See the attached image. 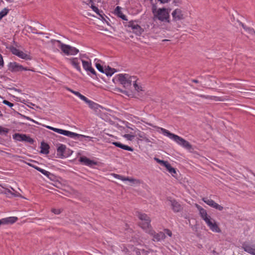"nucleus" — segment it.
I'll return each instance as SVG.
<instances>
[{"mask_svg": "<svg viewBox=\"0 0 255 255\" xmlns=\"http://www.w3.org/2000/svg\"><path fill=\"white\" fill-rule=\"evenodd\" d=\"M76 96L78 97L80 99L85 101L86 100L87 97L81 94L79 92H76L75 93V95Z\"/></svg>", "mask_w": 255, "mask_h": 255, "instance_id": "nucleus-39", "label": "nucleus"}, {"mask_svg": "<svg viewBox=\"0 0 255 255\" xmlns=\"http://www.w3.org/2000/svg\"><path fill=\"white\" fill-rule=\"evenodd\" d=\"M18 220L16 217H9L2 218L0 220V226L1 225H11L15 223Z\"/></svg>", "mask_w": 255, "mask_h": 255, "instance_id": "nucleus-14", "label": "nucleus"}, {"mask_svg": "<svg viewBox=\"0 0 255 255\" xmlns=\"http://www.w3.org/2000/svg\"><path fill=\"white\" fill-rule=\"evenodd\" d=\"M115 177L119 179H120L122 181H129L130 182L133 183V184H138L140 183L139 182V180H137V179H133V178H130L128 177H124L123 176H121L120 175H118V174H116Z\"/></svg>", "mask_w": 255, "mask_h": 255, "instance_id": "nucleus-20", "label": "nucleus"}, {"mask_svg": "<svg viewBox=\"0 0 255 255\" xmlns=\"http://www.w3.org/2000/svg\"><path fill=\"white\" fill-rule=\"evenodd\" d=\"M58 47L67 55H75L79 52V50L74 47L62 43L60 40H56Z\"/></svg>", "mask_w": 255, "mask_h": 255, "instance_id": "nucleus-5", "label": "nucleus"}, {"mask_svg": "<svg viewBox=\"0 0 255 255\" xmlns=\"http://www.w3.org/2000/svg\"><path fill=\"white\" fill-rule=\"evenodd\" d=\"M80 162L82 163L84 165L87 166H92L93 165H96V162L94 160H91L89 158L85 156L80 157L79 159Z\"/></svg>", "mask_w": 255, "mask_h": 255, "instance_id": "nucleus-19", "label": "nucleus"}, {"mask_svg": "<svg viewBox=\"0 0 255 255\" xmlns=\"http://www.w3.org/2000/svg\"><path fill=\"white\" fill-rule=\"evenodd\" d=\"M115 14L118 17L121 18L123 20H128L126 16L121 11V7L119 6H117L114 11Z\"/></svg>", "mask_w": 255, "mask_h": 255, "instance_id": "nucleus-22", "label": "nucleus"}, {"mask_svg": "<svg viewBox=\"0 0 255 255\" xmlns=\"http://www.w3.org/2000/svg\"><path fill=\"white\" fill-rule=\"evenodd\" d=\"M196 96L201 97V98H205V99L209 100V98H208V97H210V96H206V95H201V94H196Z\"/></svg>", "mask_w": 255, "mask_h": 255, "instance_id": "nucleus-47", "label": "nucleus"}, {"mask_svg": "<svg viewBox=\"0 0 255 255\" xmlns=\"http://www.w3.org/2000/svg\"><path fill=\"white\" fill-rule=\"evenodd\" d=\"M245 30L248 32L249 34L251 35H255V31L253 28L249 27H246Z\"/></svg>", "mask_w": 255, "mask_h": 255, "instance_id": "nucleus-37", "label": "nucleus"}, {"mask_svg": "<svg viewBox=\"0 0 255 255\" xmlns=\"http://www.w3.org/2000/svg\"><path fill=\"white\" fill-rule=\"evenodd\" d=\"M173 3L175 5H178V4L180 3V0H173Z\"/></svg>", "mask_w": 255, "mask_h": 255, "instance_id": "nucleus-49", "label": "nucleus"}, {"mask_svg": "<svg viewBox=\"0 0 255 255\" xmlns=\"http://www.w3.org/2000/svg\"><path fill=\"white\" fill-rule=\"evenodd\" d=\"M173 19L175 21L183 19V14L182 11L178 8L175 9L172 13Z\"/></svg>", "mask_w": 255, "mask_h": 255, "instance_id": "nucleus-17", "label": "nucleus"}, {"mask_svg": "<svg viewBox=\"0 0 255 255\" xmlns=\"http://www.w3.org/2000/svg\"><path fill=\"white\" fill-rule=\"evenodd\" d=\"M91 8L101 17L102 19H105V15L102 10H100L97 6L93 4H91Z\"/></svg>", "mask_w": 255, "mask_h": 255, "instance_id": "nucleus-26", "label": "nucleus"}, {"mask_svg": "<svg viewBox=\"0 0 255 255\" xmlns=\"http://www.w3.org/2000/svg\"><path fill=\"white\" fill-rule=\"evenodd\" d=\"M40 152L43 154H47L49 153V145L44 142H41L40 145Z\"/></svg>", "mask_w": 255, "mask_h": 255, "instance_id": "nucleus-23", "label": "nucleus"}, {"mask_svg": "<svg viewBox=\"0 0 255 255\" xmlns=\"http://www.w3.org/2000/svg\"><path fill=\"white\" fill-rule=\"evenodd\" d=\"M152 11L153 14V19L154 21L159 20L161 22H170L169 10L165 8H156L153 7Z\"/></svg>", "mask_w": 255, "mask_h": 255, "instance_id": "nucleus-3", "label": "nucleus"}, {"mask_svg": "<svg viewBox=\"0 0 255 255\" xmlns=\"http://www.w3.org/2000/svg\"><path fill=\"white\" fill-rule=\"evenodd\" d=\"M101 0H89V3H91L92 4H93L94 1L100 2H101Z\"/></svg>", "mask_w": 255, "mask_h": 255, "instance_id": "nucleus-51", "label": "nucleus"}, {"mask_svg": "<svg viewBox=\"0 0 255 255\" xmlns=\"http://www.w3.org/2000/svg\"><path fill=\"white\" fill-rule=\"evenodd\" d=\"M68 90L69 91H70L71 93H72L73 94H74V95H75V93L77 92V91H73L72 90H71L70 89H68Z\"/></svg>", "mask_w": 255, "mask_h": 255, "instance_id": "nucleus-57", "label": "nucleus"}, {"mask_svg": "<svg viewBox=\"0 0 255 255\" xmlns=\"http://www.w3.org/2000/svg\"><path fill=\"white\" fill-rule=\"evenodd\" d=\"M145 124L156 128L158 132H160V131H161L163 135L168 137L170 139L173 140L178 144L186 148V149L189 150L192 149V145L188 141L186 140L182 137L170 132L169 131L165 128L154 126L151 123L148 122H145Z\"/></svg>", "mask_w": 255, "mask_h": 255, "instance_id": "nucleus-2", "label": "nucleus"}, {"mask_svg": "<svg viewBox=\"0 0 255 255\" xmlns=\"http://www.w3.org/2000/svg\"><path fill=\"white\" fill-rule=\"evenodd\" d=\"M10 50L13 54L16 55L17 56L21 59L25 60L30 59V56L29 55L26 54L22 51L19 50L15 47H11Z\"/></svg>", "mask_w": 255, "mask_h": 255, "instance_id": "nucleus-11", "label": "nucleus"}, {"mask_svg": "<svg viewBox=\"0 0 255 255\" xmlns=\"http://www.w3.org/2000/svg\"><path fill=\"white\" fill-rule=\"evenodd\" d=\"M2 18V17L0 15V20Z\"/></svg>", "mask_w": 255, "mask_h": 255, "instance_id": "nucleus-63", "label": "nucleus"}, {"mask_svg": "<svg viewBox=\"0 0 255 255\" xmlns=\"http://www.w3.org/2000/svg\"><path fill=\"white\" fill-rule=\"evenodd\" d=\"M143 140H144L146 142H151V140L148 138H147L146 137V136L145 137Z\"/></svg>", "mask_w": 255, "mask_h": 255, "instance_id": "nucleus-52", "label": "nucleus"}, {"mask_svg": "<svg viewBox=\"0 0 255 255\" xmlns=\"http://www.w3.org/2000/svg\"><path fill=\"white\" fill-rule=\"evenodd\" d=\"M8 69L11 72H18L22 71H27L29 69L26 67H24L21 65L15 62H10L8 64Z\"/></svg>", "mask_w": 255, "mask_h": 255, "instance_id": "nucleus-7", "label": "nucleus"}, {"mask_svg": "<svg viewBox=\"0 0 255 255\" xmlns=\"http://www.w3.org/2000/svg\"><path fill=\"white\" fill-rule=\"evenodd\" d=\"M170 202L172 209L174 212H179L181 211V205L175 200H168Z\"/></svg>", "mask_w": 255, "mask_h": 255, "instance_id": "nucleus-18", "label": "nucleus"}, {"mask_svg": "<svg viewBox=\"0 0 255 255\" xmlns=\"http://www.w3.org/2000/svg\"><path fill=\"white\" fill-rule=\"evenodd\" d=\"M154 159L155 160H156L158 163L163 165H165L166 163L167 162V161H165L164 160H160L157 158H154Z\"/></svg>", "mask_w": 255, "mask_h": 255, "instance_id": "nucleus-42", "label": "nucleus"}, {"mask_svg": "<svg viewBox=\"0 0 255 255\" xmlns=\"http://www.w3.org/2000/svg\"><path fill=\"white\" fill-rule=\"evenodd\" d=\"M242 248L248 253L255 255V243L251 245L247 243H244Z\"/></svg>", "mask_w": 255, "mask_h": 255, "instance_id": "nucleus-13", "label": "nucleus"}, {"mask_svg": "<svg viewBox=\"0 0 255 255\" xmlns=\"http://www.w3.org/2000/svg\"><path fill=\"white\" fill-rule=\"evenodd\" d=\"M209 100H214L215 101H223L224 99L222 97L214 96H210Z\"/></svg>", "mask_w": 255, "mask_h": 255, "instance_id": "nucleus-34", "label": "nucleus"}, {"mask_svg": "<svg viewBox=\"0 0 255 255\" xmlns=\"http://www.w3.org/2000/svg\"><path fill=\"white\" fill-rule=\"evenodd\" d=\"M195 207L199 211L201 217L204 221H206L207 219L211 217L210 216L208 215L206 210L203 208L201 206L198 204H196Z\"/></svg>", "mask_w": 255, "mask_h": 255, "instance_id": "nucleus-16", "label": "nucleus"}, {"mask_svg": "<svg viewBox=\"0 0 255 255\" xmlns=\"http://www.w3.org/2000/svg\"><path fill=\"white\" fill-rule=\"evenodd\" d=\"M137 81L138 79L136 78L135 81L133 82L132 85L136 91L137 92L142 91L143 90L141 85Z\"/></svg>", "mask_w": 255, "mask_h": 255, "instance_id": "nucleus-28", "label": "nucleus"}, {"mask_svg": "<svg viewBox=\"0 0 255 255\" xmlns=\"http://www.w3.org/2000/svg\"><path fill=\"white\" fill-rule=\"evenodd\" d=\"M52 212L55 214L58 215L61 212V210L59 209H52Z\"/></svg>", "mask_w": 255, "mask_h": 255, "instance_id": "nucleus-44", "label": "nucleus"}, {"mask_svg": "<svg viewBox=\"0 0 255 255\" xmlns=\"http://www.w3.org/2000/svg\"><path fill=\"white\" fill-rule=\"evenodd\" d=\"M66 145L64 144H60L57 149V154L61 157H64V152L66 150Z\"/></svg>", "mask_w": 255, "mask_h": 255, "instance_id": "nucleus-24", "label": "nucleus"}, {"mask_svg": "<svg viewBox=\"0 0 255 255\" xmlns=\"http://www.w3.org/2000/svg\"><path fill=\"white\" fill-rule=\"evenodd\" d=\"M127 26L130 27L133 33L137 35H140L143 32V29L138 25L136 21H130L128 22Z\"/></svg>", "mask_w": 255, "mask_h": 255, "instance_id": "nucleus-8", "label": "nucleus"}, {"mask_svg": "<svg viewBox=\"0 0 255 255\" xmlns=\"http://www.w3.org/2000/svg\"><path fill=\"white\" fill-rule=\"evenodd\" d=\"M164 166L166 168L168 172L170 173H171L173 176H175V174H177L175 169L172 167L168 162L164 165Z\"/></svg>", "mask_w": 255, "mask_h": 255, "instance_id": "nucleus-27", "label": "nucleus"}, {"mask_svg": "<svg viewBox=\"0 0 255 255\" xmlns=\"http://www.w3.org/2000/svg\"><path fill=\"white\" fill-rule=\"evenodd\" d=\"M46 128L49 129H51L54 131H55V130L56 129L55 128H53V127H50V126H46Z\"/></svg>", "mask_w": 255, "mask_h": 255, "instance_id": "nucleus-50", "label": "nucleus"}, {"mask_svg": "<svg viewBox=\"0 0 255 255\" xmlns=\"http://www.w3.org/2000/svg\"><path fill=\"white\" fill-rule=\"evenodd\" d=\"M25 134L15 133L13 135V138L18 141H23Z\"/></svg>", "mask_w": 255, "mask_h": 255, "instance_id": "nucleus-30", "label": "nucleus"}, {"mask_svg": "<svg viewBox=\"0 0 255 255\" xmlns=\"http://www.w3.org/2000/svg\"><path fill=\"white\" fill-rule=\"evenodd\" d=\"M137 217L141 221L139 225L145 231L146 233L153 237V241L154 242H160L163 240L165 238V233L163 232H159L156 233L150 226L151 220L149 217L145 214L138 213Z\"/></svg>", "mask_w": 255, "mask_h": 255, "instance_id": "nucleus-1", "label": "nucleus"}, {"mask_svg": "<svg viewBox=\"0 0 255 255\" xmlns=\"http://www.w3.org/2000/svg\"><path fill=\"white\" fill-rule=\"evenodd\" d=\"M161 3H164L168 2L170 0H158Z\"/></svg>", "mask_w": 255, "mask_h": 255, "instance_id": "nucleus-53", "label": "nucleus"}, {"mask_svg": "<svg viewBox=\"0 0 255 255\" xmlns=\"http://www.w3.org/2000/svg\"><path fill=\"white\" fill-rule=\"evenodd\" d=\"M68 90L69 91H70L71 93H72L73 94H74V95H75V93L77 92V91H73L72 90H71L70 89H68Z\"/></svg>", "mask_w": 255, "mask_h": 255, "instance_id": "nucleus-56", "label": "nucleus"}, {"mask_svg": "<svg viewBox=\"0 0 255 255\" xmlns=\"http://www.w3.org/2000/svg\"><path fill=\"white\" fill-rule=\"evenodd\" d=\"M164 232H163V233H165V235L166 234L167 235H168L169 237L172 236V232L169 229H165L164 230Z\"/></svg>", "mask_w": 255, "mask_h": 255, "instance_id": "nucleus-45", "label": "nucleus"}, {"mask_svg": "<svg viewBox=\"0 0 255 255\" xmlns=\"http://www.w3.org/2000/svg\"><path fill=\"white\" fill-rule=\"evenodd\" d=\"M207 226L209 227L210 229L215 233H220L221 230L218 227L217 224L215 221L211 217L209 218L206 221H205Z\"/></svg>", "mask_w": 255, "mask_h": 255, "instance_id": "nucleus-9", "label": "nucleus"}, {"mask_svg": "<svg viewBox=\"0 0 255 255\" xmlns=\"http://www.w3.org/2000/svg\"><path fill=\"white\" fill-rule=\"evenodd\" d=\"M240 25L243 27V28L245 30L246 27H247L246 25H245L244 23L241 22Z\"/></svg>", "mask_w": 255, "mask_h": 255, "instance_id": "nucleus-55", "label": "nucleus"}, {"mask_svg": "<svg viewBox=\"0 0 255 255\" xmlns=\"http://www.w3.org/2000/svg\"><path fill=\"white\" fill-rule=\"evenodd\" d=\"M23 141L29 143L30 144H33L34 141L29 136L25 134V136H24V139Z\"/></svg>", "mask_w": 255, "mask_h": 255, "instance_id": "nucleus-33", "label": "nucleus"}, {"mask_svg": "<svg viewBox=\"0 0 255 255\" xmlns=\"http://www.w3.org/2000/svg\"><path fill=\"white\" fill-rule=\"evenodd\" d=\"M23 118L24 119H27L28 120H29V121H31L34 122V120L31 119V118L28 117H27V116H23Z\"/></svg>", "mask_w": 255, "mask_h": 255, "instance_id": "nucleus-54", "label": "nucleus"}, {"mask_svg": "<svg viewBox=\"0 0 255 255\" xmlns=\"http://www.w3.org/2000/svg\"><path fill=\"white\" fill-rule=\"evenodd\" d=\"M9 132V129L0 126V135H6Z\"/></svg>", "mask_w": 255, "mask_h": 255, "instance_id": "nucleus-32", "label": "nucleus"}, {"mask_svg": "<svg viewBox=\"0 0 255 255\" xmlns=\"http://www.w3.org/2000/svg\"><path fill=\"white\" fill-rule=\"evenodd\" d=\"M69 63L79 72L81 73V68L80 65L81 60L78 58H71L67 59Z\"/></svg>", "mask_w": 255, "mask_h": 255, "instance_id": "nucleus-15", "label": "nucleus"}, {"mask_svg": "<svg viewBox=\"0 0 255 255\" xmlns=\"http://www.w3.org/2000/svg\"><path fill=\"white\" fill-rule=\"evenodd\" d=\"M27 164L32 167L34 168L37 171H39L40 172L42 173L43 175L47 176L50 179L52 180H54L55 176L53 174H52V173H50V172L46 171L43 169H42V168H40L39 167H38L37 166L33 165L32 164L27 163Z\"/></svg>", "mask_w": 255, "mask_h": 255, "instance_id": "nucleus-12", "label": "nucleus"}, {"mask_svg": "<svg viewBox=\"0 0 255 255\" xmlns=\"http://www.w3.org/2000/svg\"><path fill=\"white\" fill-rule=\"evenodd\" d=\"M9 9L7 8H3L1 11H0V15L2 17V18L6 15L7 13H8Z\"/></svg>", "mask_w": 255, "mask_h": 255, "instance_id": "nucleus-36", "label": "nucleus"}, {"mask_svg": "<svg viewBox=\"0 0 255 255\" xmlns=\"http://www.w3.org/2000/svg\"><path fill=\"white\" fill-rule=\"evenodd\" d=\"M2 103H3L4 105H7V106H8V107H10V108H11L12 107H13V105H13V104H12V103H11L9 102V101H7V100H3Z\"/></svg>", "mask_w": 255, "mask_h": 255, "instance_id": "nucleus-43", "label": "nucleus"}, {"mask_svg": "<svg viewBox=\"0 0 255 255\" xmlns=\"http://www.w3.org/2000/svg\"><path fill=\"white\" fill-rule=\"evenodd\" d=\"M32 32L33 33H37V34H42L41 32H37L36 31H35V29H34L32 31Z\"/></svg>", "mask_w": 255, "mask_h": 255, "instance_id": "nucleus-59", "label": "nucleus"}, {"mask_svg": "<svg viewBox=\"0 0 255 255\" xmlns=\"http://www.w3.org/2000/svg\"><path fill=\"white\" fill-rule=\"evenodd\" d=\"M3 65V61L1 55L0 54V66Z\"/></svg>", "mask_w": 255, "mask_h": 255, "instance_id": "nucleus-48", "label": "nucleus"}, {"mask_svg": "<svg viewBox=\"0 0 255 255\" xmlns=\"http://www.w3.org/2000/svg\"><path fill=\"white\" fill-rule=\"evenodd\" d=\"M202 200L208 205L217 210H218L219 211H222L223 209V206L219 205L218 204L214 202V201L211 199H209L208 197H204L202 198Z\"/></svg>", "mask_w": 255, "mask_h": 255, "instance_id": "nucleus-10", "label": "nucleus"}, {"mask_svg": "<svg viewBox=\"0 0 255 255\" xmlns=\"http://www.w3.org/2000/svg\"><path fill=\"white\" fill-rule=\"evenodd\" d=\"M137 135L140 140H143L146 136L144 132L141 131L139 132V133L137 134Z\"/></svg>", "mask_w": 255, "mask_h": 255, "instance_id": "nucleus-41", "label": "nucleus"}, {"mask_svg": "<svg viewBox=\"0 0 255 255\" xmlns=\"http://www.w3.org/2000/svg\"><path fill=\"white\" fill-rule=\"evenodd\" d=\"M253 175L255 177V173L254 172H252Z\"/></svg>", "mask_w": 255, "mask_h": 255, "instance_id": "nucleus-62", "label": "nucleus"}, {"mask_svg": "<svg viewBox=\"0 0 255 255\" xmlns=\"http://www.w3.org/2000/svg\"><path fill=\"white\" fill-rule=\"evenodd\" d=\"M76 96L78 97L80 99L85 101L86 100L87 97L81 94L79 92H76L75 93V95Z\"/></svg>", "mask_w": 255, "mask_h": 255, "instance_id": "nucleus-40", "label": "nucleus"}, {"mask_svg": "<svg viewBox=\"0 0 255 255\" xmlns=\"http://www.w3.org/2000/svg\"><path fill=\"white\" fill-rule=\"evenodd\" d=\"M5 0L8 2H12L14 0Z\"/></svg>", "mask_w": 255, "mask_h": 255, "instance_id": "nucleus-60", "label": "nucleus"}, {"mask_svg": "<svg viewBox=\"0 0 255 255\" xmlns=\"http://www.w3.org/2000/svg\"><path fill=\"white\" fill-rule=\"evenodd\" d=\"M14 195V196H19V194L18 193V194H13Z\"/></svg>", "mask_w": 255, "mask_h": 255, "instance_id": "nucleus-61", "label": "nucleus"}, {"mask_svg": "<svg viewBox=\"0 0 255 255\" xmlns=\"http://www.w3.org/2000/svg\"><path fill=\"white\" fill-rule=\"evenodd\" d=\"M136 77L129 76L128 74H120L116 75L113 79L114 82H119L123 85L125 88H129L132 85L133 82H135Z\"/></svg>", "mask_w": 255, "mask_h": 255, "instance_id": "nucleus-4", "label": "nucleus"}, {"mask_svg": "<svg viewBox=\"0 0 255 255\" xmlns=\"http://www.w3.org/2000/svg\"><path fill=\"white\" fill-rule=\"evenodd\" d=\"M81 62L82 63L83 68L86 71H88V70L92 67L91 63L90 62L85 61L84 60H81Z\"/></svg>", "mask_w": 255, "mask_h": 255, "instance_id": "nucleus-31", "label": "nucleus"}, {"mask_svg": "<svg viewBox=\"0 0 255 255\" xmlns=\"http://www.w3.org/2000/svg\"><path fill=\"white\" fill-rule=\"evenodd\" d=\"M123 137H124L128 140L131 141L135 137V135L131 134H125L123 135Z\"/></svg>", "mask_w": 255, "mask_h": 255, "instance_id": "nucleus-35", "label": "nucleus"}, {"mask_svg": "<svg viewBox=\"0 0 255 255\" xmlns=\"http://www.w3.org/2000/svg\"><path fill=\"white\" fill-rule=\"evenodd\" d=\"M87 72H90L92 74L94 75H96V72L95 71V70H94V68H92V67H91L89 70H88V71H87Z\"/></svg>", "mask_w": 255, "mask_h": 255, "instance_id": "nucleus-46", "label": "nucleus"}, {"mask_svg": "<svg viewBox=\"0 0 255 255\" xmlns=\"http://www.w3.org/2000/svg\"><path fill=\"white\" fill-rule=\"evenodd\" d=\"M96 67L100 72L104 73L105 69H104L103 67L100 64L96 63Z\"/></svg>", "mask_w": 255, "mask_h": 255, "instance_id": "nucleus-38", "label": "nucleus"}, {"mask_svg": "<svg viewBox=\"0 0 255 255\" xmlns=\"http://www.w3.org/2000/svg\"><path fill=\"white\" fill-rule=\"evenodd\" d=\"M89 106V107L93 110H97L98 107L100 106L98 104L94 102L93 101L89 100L87 98L86 100L84 101Z\"/></svg>", "mask_w": 255, "mask_h": 255, "instance_id": "nucleus-25", "label": "nucleus"}, {"mask_svg": "<svg viewBox=\"0 0 255 255\" xmlns=\"http://www.w3.org/2000/svg\"><path fill=\"white\" fill-rule=\"evenodd\" d=\"M163 41H168V40H167V39H164V40H163Z\"/></svg>", "mask_w": 255, "mask_h": 255, "instance_id": "nucleus-64", "label": "nucleus"}, {"mask_svg": "<svg viewBox=\"0 0 255 255\" xmlns=\"http://www.w3.org/2000/svg\"><path fill=\"white\" fill-rule=\"evenodd\" d=\"M192 81L193 82L195 83H199V81L197 80H196V79H193V80H192Z\"/></svg>", "mask_w": 255, "mask_h": 255, "instance_id": "nucleus-58", "label": "nucleus"}, {"mask_svg": "<svg viewBox=\"0 0 255 255\" xmlns=\"http://www.w3.org/2000/svg\"><path fill=\"white\" fill-rule=\"evenodd\" d=\"M55 132L64 135L74 139H80V137L91 138L90 136L79 134L70 131L56 128Z\"/></svg>", "mask_w": 255, "mask_h": 255, "instance_id": "nucleus-6", "label": "nucleus"}, {"mask_svg": "<svg viewBox=\"0 0 255 255\" xmlns=\"http://www.w3.org/2000/svg\"><path fill=\"white\" fill-rule=\"evenodd\" d=\"M112 144L115 145L117 147H120L122 149H123L126 150L130 151H133V149L128 145L123 144L119 142H112Z\"/></svg>", "mask_w": 255, "mask_h": 255, "instance_id": "nucleus-21", "label": "nucleus"}, {"mask_svg": "<svg viewBox=\"0 0 255 255\" xmlns=\"http://www.w3.org/2000/svg\"><path fill=\"white\" fill-rule=\"evenodd\" d=\"M116 72V70L115 69L108 66V68L105 69L104 73H105L107 76H111Z\"/></svg>", "mask_w": 255, "mask_h": 255, "instance_id": "nucleus-29", "label": "nucleus"}]
</instances>
